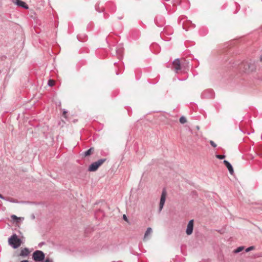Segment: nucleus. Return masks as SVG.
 Masks as SVG:
<instances>
[{
  "label": "nucleus",
  "instance_id": "obj_22",
  "mask_svg": "<svg viewBox=\"0 0 262 262\" xmlns=\"http://www.w3.org/2000/svg\"><path fill=\"white\" fill-rule=\"evenodd\" d=\"M11 217L13 220H18V218L15 215H12L11 216Z\"/></svg>",
  "mask_w": 262,
  "mask_h": 262
},
{
  "label": "nucleus",
  "instance_id": "obj_12",
  "mask_svg": "<svg viewBox=\"0 0 262 262\" xmlns=\"http://www.w3.org/2000/svg\"><path fill=\"white\" fill-rule=\"evenodd\" d=\"M242 66H244V70L243 71L245 72H246L248 70H249L250 68V65L249 63L247 62H243L242 64Z\"/></svg>",
  "mask_w": 262,
  "mask_h": 262
},
{
  "label": "nucleus",
  "instance_id": "obj_18",
  "mask_svg": "<svg viewBox=\"0 0 262 262\" xmlns=\"http://www.w3.org/2000/svg\"><path fill=\"white\" fill-rule=\"evenodd\" d=\"M48 85L50 86H52L54 84V81L53 80H49L48 82Z\"/></svg>",
  "mask_w": 262,
  "mask_h": 262
},
{
  "label": "nucleus",
  "instance_id": "obj_24",
  "mask_svg": "<svg viewBox=\"0 0 262 262\" xmlns=\"http://www.w3.org/2000/svg\"><path fill=\"white\" fill-rule=\"evenodd\" d=\"M44 262H52V260L50 259H46Z\"/></svg>",
  "mask_w": 262,
  "mask_h": 262
},
{
  "label": "nucleus",
  "instance_id": "obj_28",
  "mask_svg": "<svg viewBox=\"0 0 262 262\" xmlns=\"http://www.w3.org/2000/svg\"><path fill=\"white\" fill-rule=\"evenodd\" d=\"M21 262H29L27 260H22Z\"/></svg>",
  "mask_w": 262,
  "mask_h": 262
},
{
  "label": "nucleus",
  "instance_id": "obj_7",
  "mask_svg": "<svg viewBox=\"0 0 262 262\" xmlns=\"http://www.w3.org/2000/svg\"><path fill=\"white\" fill-rule=\"evenodd\" d=\"M12 1L13 3L15 4L16 5H17L19 7L23 8L25 9H29V7L26 4V3L22 1H20V0H12Z\"/></svg>",
  "mask_w": 262,
  "mask_h": 262
},
{
  "label": "nucleus",
  "instance_id": "obj_23",
  "mask_svg": "<svg viewBox=\"0 0 262 262\" xmlns=\"http://www.w3.org/2000/svg\"><path fill=\"white\" fill-rule=\"evenodd\" d=\"M123 220H125V221L128 222V219H127V216H126V215L124 214V215H123Z\"/></svg>",
  "mask_w": 262,
  "mask_h": 262
},
{
  "label": "nucleus",
  "instance_id": "obj_11",
  "mask_svg": "<svg viewBox=\"0 0 262 262\" xmlns=\"http://www.w3.org/2000/svg\"><path fill=\"white\" fill-rule=\"evenodd\" d=\"M94 151V148L93 147L90 148L89 149L87 150L86 151H84L83 153V155L85 157L90 156L91 155L93 152Z\"/></svg>",
  "mask_w": 262,
  "mask_h": 262
},
{
  "label": "nucleus",
  "instance_id": "obj_2",
  "mask_svg": "<svg viewBox=\"0 0 262 262\" xmlns=\"http://www.w3.org/2000/svg\"><path fill=\"white\" fill-rule=\"evenodd\" d=\"M106 160V159L105 158L100 159L97 161L92 163L89 166L88 170L89 171H95Z\"/></svg>",
  "mask_w": 262,
  "mask_h": 262
},
{
  "label": "nucleus",
  "instance_id": "obj_16",
  "mask_svg": "<svg viewBox=\"0 0 262 262\" xmlns=\"http://www.w3.org/2000/svg\"><path fill=\"white\" fill-rule=\"evenodd\" d=\"M5 200L10 202H12V203H18V202L17 200H16L13 198H6Z\"/></svg>",
  "mask_w": 262,
  "mask_h": 262
},
{
  "label": "nucleus",
  "instance_id": "obj_8",
  "mask_svg": "<svg viewBox=\"0 0 262 262\" xmlns=\"http://www.w3.org/2000/svg\"><path fill=\"white\" fill-rule=\"evenodd\" d=\"M193 220H191L189 221L188 224L187 225V229H186V233L187 235H190L193 231Z\"/></svg>",
  "mask_w": 262,
  "mask_h": 262
},
{
  "label": "nucleus",
  "instance_id": "obj_13",
  "mask_svg": "<svg viewBox=\"0 0 262 262\" xmlns=\"http://www.w3.org/2000/svg\"><path fill=\"white\" fill-rule=\"evenodd\" d=\"M152 229L150 227H148L147 228L145 233V234H144V238H146V237L150 234H151L152 233Z\"/></svg>",
  "mask_w": 262,
  "mask_h": 262
},
{
  "label": "nucleus",
  "instance_id": "obj_26",
  "mask_svg": "<svg viewBox=\"0 0 262 262\" xmlns=\"http://www.w3.org/2000/svg\"><path fill=\"white\" fill-rule=\"evenodd\" d=\"M156 24L158 25V26H159L158 24V22H157V18H156L155 20Z\"/></svg>",
  "mask_w": 262,
  "mask_h": 262
},
{
  "label": "nucleus",
  "instance_id": "obj_9",
  "mask_svg": "<svg viewBox=\"0 0 262 262\" xmlns=\"http://www.w3.org/2000/svg\"><path fill=\"white\" fill-rule=\"evenodd\" d=\"M223 162L225 164V165L226 166L227 168H228L229 173L231 174H233L234 173V170H233L232 165L227 160H224Z\"/></svg>",
  "mask_w": 262,
  "mask_h": 262
},
{
  "label": "nucleus",
  "instance_id": "obj_5",
  "mask_svg": "<svg viewBox=\"0 0 262 262\" xmlns=\"http://www.w3.org/2000/svg\"><path fill=\"white\" fill-rule=\"evenodd\" d=\"M172 66L173 67L174 71L177 73H178L179 71H180L182 68V66L180 63L179 59H176L174 60V61L172 62Z\"/></svg>",
  "mask_w": 262,
  "mask_h": 262
},
{
  "label": "nucleus",
  "instance_id": "obj_3",
  "mask_svg": "<svg viewBox=\"0 0 262 262\" xmlns=\"http://www.w3.org/2000/svg\"><path fill=\"white\" fill-rule=\"evenodd\" d=\"M32 257L35 262H41L45 259V255L40 250H36L33 253Z\"/></svg>",
  "mask_w": 262,
  "mask_h": 262
},
{
  "label": "nucleus",
  "instance_id": "obj_29",
  "mask_svg": "<svg viewBox=\"0 0 262 262\" xmlns=\"http://www.w3.org/2000/svg\"><path fill=\"white\" fill-rule=\"evenodd\" d=\"M67 113V112H66V111H64V112H63V113H64V114H65V113Z\"/></svg>",
  "mask_w": 262,
  "mask_h": 262
},
{
  "label": "nucleus",
  "instance_id": "obj_19",
  "mask_svg": "<svg viewBox=\"0 0 262 262\" xmlns=\"http://www.w3.org/2000/svg\"><path fill=\"white\" fill-rule=\"evenodd\" d=\"M215 157L216 158H217L219 159H221V160L224 159L225 158V155H216L215 156Z\"/></svg>",
  "mask_w": 262,
  "mask_h": 262
},
{
  "label": "nucleus",
  "instance_id": "obj_10",
  "mask_svg": "<svg viewBox=\"0 0 262 262\" xmlns=\"http://www.w3.org/2000/svg\"><path fill=\"white\" fill-rule=\"evenodd\" d=\"M29 249L27 248H25L21 250L19 255L23 257H26L29 255Z\"/></svg>",
  "mask_w": 262,
  "mask_h": 262
},
{
  "label": "nucleus",
  "instance_id": "obj_20",
  "mask_svg": "<svg viewBox=\"0 0 262 262\" xmlns=\"http://www.w3.org/2000/svg\"><path fill=\"white\" fill-rule=\"evenodd\" d=\"M254 249H255V247L254 246H250V247L247 248L245 251L246 252H248L251 250H254Z\"/></svg>",
  "mask_w": 262,
  "mask_h": 262
},
{
  "label": "nucleus",
  "instance_id": "obj_4",
  "mask_svg": "<svg viewBox=\"0 0 262 262\" xmlns=\"http://www.w3.org/2000/svg\"><path fill=\"white\" fill-rule=\"evenodd\" d=\"M201 97L205 99L213 98L214 97V91L211 89L206 90L202 93Z\"/></svg>",
  "mask_w": 262,
  "mask_h": 262
},
{
  "label": "nucleus",
  "instance_id": "obj_6",
  "mask_svg": "<svg viewBox=\"0 0 262 262\" xmlns=\"http://www.w3.org/2000/svg\"><path fill=\"white\" fill-rule=\"evenodd\" d=\"M165 199H166V193L164 192V191H163L161 196L160 201L159 208V212H160L163 208V206H164V205L165 202Z\"/></svg>",
  "mask_w": 262,
  "mask_h": 262
},
{
  "label": "nucleus",
  "instance_id": "obj_21",
  "mask_svg": "<svg viewBox=\"0 0 262 262\" xmlns=\"http://www.w3.org/2000/svg\"><path fill=\"white\" fill-rule=\"evenodd\" d=\"M209 142H210V144H211V145L212 146H213V147H216V144L213 141L210 140Z\"/></svg>",
  "mask_w": 262,
  "mask_h": 262
},
{
  "label": "nucleus",
  "instance_id": "obj_27",
  "mask_svg": "<svg viewBox=\"0 0 262 262\" xmlns=\"http://www.w3.org/2000/svg\"><path fill=\"white\" fill-rule=\"evenodd\" d=\"M259 59L260 61H262V55L260 56Z\"/></svg>",
  "mask_w": 262,
  "mask_h": 262
},
{
  "label": "nucleus",
  "instance_id": "obj_15",
  "mask_svg": "<svg viewBox=\"0 0 262 262\" xmlns=\"http://www.w3.org/2000/svg\"><path fill=\"white\" fill-rule=\"evenodd\" d=\"M187 121V120L186 119V118L184 116H182L180 117V122L182 123V124H184L185 123H186Z\"/></svg>",
  "mask_w": 262,
  "mask_h": 262
},
{
  "label": "nucleus",
  "instance_id": "obj_25",
  "mask_svg": "<svg viewBox=\"0 0 262 262\" xmlns=\"http://www.w3.org/2000/svg\"><path fill=\"white\" fill-rule=\"evenodd\" d=\"M0 198L3 200H6V198L4 197L2 194H0Z\"/></svg>",
  "mask_w": 262,
  "mask_h": 262
},
{
  "label": "nucleus",
  "instance_id": "obj_14",
  "mask_svg": "<svg viewBox=\"0 0 262 262\" xmlns=\"http://www.w3.org/2000/svg\"><path fill=\"white\" fill-rule=\"evenodd\" d=\"M244 248L243 246L239 247L236 249H235L234 252L235 253H239V252H241L242 251H243L244 250Z\"/></svg>",
  "mask_w": 262,
  "mask_h": 262
},
{
  "label": "nucleus",
  "instance_id": "obj_17",
  "mask_svg": "<svg viewBox=\"0 0 262 262\" xmlns=\"http://www.w3.org/2000/svg\"><path fill=\"white\" fill-rule=\"evenodd\" d=\"M116 52L118 54H119V56H121L122 53V49L120 47V48H118V47L116 48Z\"/></svg>",
  "mask_w": 262,
  "mask_h": 262
},
{
  "label": "nucleus",
  "instance_id": "obj_1",
  "mask_svg": "<svg viewBox=\"0 0 262 262\" xmlns=\"http://www.w3.org/2000/svg\"><path fill=\"white\" fill-rule=\"evenodd\" d=\"M8 242L9 245L14 249L17 248L21 244V239L18 238L16 234H13L9 238Z\"/></svg>",
  "mask_w": 262,
  "mask_h": 262
}]
</instances>
